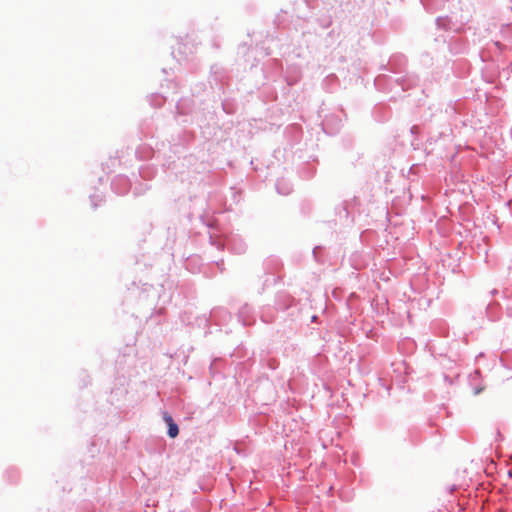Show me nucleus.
<instances>
[{
	"label": "nucleus",
	"mask_w": 512,
	"mask_h": 512,
	"mask_svg": "<svg viewBox=\"0 0 512 512\" xmlns=\"http://www.w3.org/2000/svg\"><path fill=\"white\" fill-rule=\"evenodd\" d=\"M480 391H481V389H477V390L475 391V394H479V393H480Z\"/></svg>",
	"instance_id": "nucleus-2"
},
{
	"label": "nucleus",
	"mask_w": 512,
	"mask_h": 512,
	"mask_svg": "<svg viewBox=\"0 0 512 512\" xmlns=\"http://www.w3.org/2000/svg\"><path fill=\"white\" fill-rule=\"evenodd\" d=\"M164 420L168 424V435L171 438H175L179 434V428H178L177 424L174 423L172 417L167 413L164 414Z\"/></svg>",
	"instance_id": "nucleus-1"
}]
</instances>
